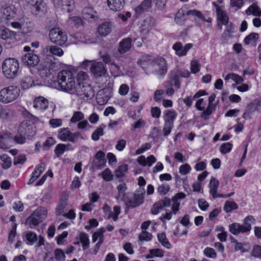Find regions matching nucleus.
I'll use <instances>...</instances> for the list:
<instances>
[{"instance_id":"nucleus-9","label":"nucleus","mask_w":261,"mask_h":261,"mask_svg":"<svg viewBox=\"0 0 261 261\" xmlns=\"http://www.w3.org/2000/svg\"><path fill=\"white\" fill-rule=\"evenodd\" d=\"M213 6L215 7L218 19V25L221 29L222 25H226L228 23L229 17L226 12L223 10L222 6H220L216 3H213Z\"/></svg>"},{"instance_id":"nucleus-35","label":"nucleus","mask_w":261,"mask_h":261,"mask_svg":"<svg viewBox=\"0 0 261 261\" xmlns=\"http://www.w3.org/2000/svg\"><path fill=\"white\" fill-rule=\"evenodd\" d=\"M24 236L28 241L27 244L30 245H33L38 240L37 234L32 231H27L24 232Z\"/></svg>"},{"instance_id":"nucleus-59","label":"nucleus","mask_w":261,"mask_h":261,"mask_svg":"<svg viewBox=\"0 0 261 261\" xmlns=\"http://www.w3.org/2000/svg\"><path fill=\"white\" fill-rule=\"evenodd\" d=\"M110 69L114 76H118L122 72L120 67L115 63L110 64Z\"/></svg>"},{"instance_id":"nucleus-31","label":"nucleus","mask_w":261,"mask_h":261,"mask_svg":"<svg viewBox=\"0 0 261 261\" xmlns=\"http://www.w3.org/2000/svg\"><path fill=\"white\" fill-rule=\"evenodd\" d=\"M16 37V33L10 31L8 29L4 27H0V38L3 40L14 39Z\"/></svg>"},{"instance_id":"nucleus-1","label":"nucleus","mask_w":261,"mask_h":261,"mask_svg":"<svg viewBox=\"0 0 261 261\" xmlns=\"http://www.w3.org/2000/svg\"><path fill=\"white\" fill-rule=\"evenodd\" d=\"M58 83L61 90L72 94L76 86L75 76L70 70H63L58 74Z\"/></svg>"},{"instance_id":"nucleus-26","label":"nucleus","mask_w":261,"mask_h":261,"mask_svg":"<svg viewBox=\"0 0 261 261\" xmlns=\"http://www.w3.org/2000/svg\"><path fill=\"white\" fill-rule=\"evenodd\" d=\"M177 114L174 110H166L163 112V118L164 122L174 124Z\"/></svg>"},{"instance_id":"nucleus-45","label":"nucleus","mask_w":261,"mask_h":261,"mask_svg":"<svg viewBox=\"0 0 261 261\" xmlns=\"http://www.w3.org/2000/svg\"><path fill=\"white\" fill-rule=\"evenodd\" d=\"M105 127V125L102 124L94 131L91 136L92 139L93 141H98L100 137L103 135V129Z\"/></svg>"},{"instance_id":"nucleus-41","label":"nucleus","mask_w":261,"mask_h":261,"mask_svg":"<svg viewBox=\"0 0 261 261\" xmlns=\"http://www.w3.org/2000/svg\"><path fill=\"white\" fill-rule=\"evenodd\" d=\"M257 102H252L247 105L246 110L243 115V117L244 119H247L250 118V115L254 111L257 110L255 108V105Z\"/></svg>"},{"instance_id":"nucleus-14","label":"nucleus","mask_w":261,"mask_h":261,"mask_svg":"<svg viewBox=\"0 0 261 261\" xmlns=\"http://www.w3.org/2000/svg\"><path fill=\"white\" fill-rule=\"evenodd\" d=\"M25 2L31 6L32 13L38 15L43 12L44 6L42 0H25Z\"/></svg>"},{"instance_id":"nucleus-33","label":"nucleus","mask_w":261,"mask_h":261,"mask_svg":"<svg viewBox=\"0 0 261 261\" xmlns=\"http://www.w3.org/2000/svg\"><path fill=\"white\" fill-rule=\"evenodd\" d=\"M247 15H252L254 16H261V10L256 4H253L250 6L245 11Z\"/></svg>"},{"instance_id":"nucleus-50","label":"nucleus","mask_w":261,"mask_h":261,"mask_svg":"<svg viewBox=\"0 0 261 261\" xmlns=\"http://www.w3.org/2000/svg\"><path fill=\"white\" fill-rule=\"evenodd\" d=\"M238 208V204L233 201H226L224 205V210L226 213H230L232 210H237Z\"/></svg>"},{"instance_id":"nucleus-63","label":"nucleus","mask_w":261,"mask_h":261,"mask_svg":"<svg viewBox=\"0 0 261 261\" xmlns=\"http://www.w3.org/2000/svg\"><path fill=\"white\" fill-rule=\"evenodd\" d=\"M139 239L141 241H149L152 239V234L145 230H142L140 234Z\"/></svg>"},{"instance_id":"nucleus-54","label":"nucleus","mask_w":261,"mask_h":261,"mask_svg":"<svg viewBox=\"0 0 261 261\" xmlns=\"http://www.w3.org/2000/svg\"><path fill=\"white\" fill-rule=\"evenodd\" d=\"M84 118V114L80 111H76L74 112L70 119V122L71 123H76L77 122H80V121L83 120Z\"/></svg>"},{"instance_id":"nucleus-37","label":"nucleus","mask_w":261,"mask_h":261,"mask_svg":"<svg viewBox=\"0 0 261 261\" xmlns=\"http://www.w3.org/2000/svg\"><path fill=\"white\" fill-rule=\"evenodd\" d=\"M34 85V80L30 76H25L21 81L20 86L22 89L27 90Z\"/></svg>"},{"instance_id":"nucleus-20","label":"nucleus","mask_w":261,"mask_h":261,"mask_svg":"<svg viewBox=\"0 0 261 261\" xmlns=\"http://www.w3.org/2000/svg\"><path fill=\"white\" fill-rule=\"evenodd\" d=\"M154 66L159 75H164L167 72V69L166 61L162 57H159L156 59Z\"/></svg>"},{"instance_id":"nucleus-56","label":"nucleus","mask_w":261,"mask_h":261,"mask_svg":"<svg viewBox=\"0 0 261 261\" xmlns=\"http://www.w3.org/2000/svg\"><path fill=\"white\" fill-rule=\"evenodd\" d=\"M101 176L103 180L106 181H111L113 179V175L109 168H106L102 173L99 174Z\"/></svg>"},{"instance_id":"nucleus-17","label":"nucleus","mask_w":261,"mask_h":261,"mask_svg":"<svg viewBox=\"0 0 261 261\" xmlns=\"http://www.w3.org/2000/svg\"><path fill=\"white\" fill-rule=\"evenodd\" d=\"M186 195L184 192H179L175 194L171 199V209L173 215H176L179 210L180 200L186 198Z\"/></svg>"},{"instance_id":"nucleus-23","label":"nucleus","mask_w":261,"mask_h":261,"mask_svg":"<svg viewBox=\"0 0 261 261\" xmlns=\"http://www.w3.org/2000/svg\"><path fill=\"white\" fill-rule=\"evenodd\" d=\"M219 185V181L215 177H212L208 184V188L210 194L214 199L219 198V195L217 193Z\"/></svg>"},{"instance_id":"nucleus-27","label":"nucleus","mask_w":261,"mask_h":261,"mask_svg":"<svg viewBox=\"0 0 261 261\" xmlns=\"http://www.w3.org/2000/svg\"><path fill=\"white\" fill-rule=\"evenodd\" d=\"M137 161L142 166L150 167L156 162V159L153 155H151L147 158L144 155H141L138 158Z\"/></svg>"},{"instance_id":"nucleus-6","label":"nucleus","mask_w":261,"mask_h":261,"mask_svg":"<svg viewBox=\"0 0 261 261\" xmlns=\"http://www.w3.org/2000/svg\"><path fill=\"white\" fill-rule=\"evenodd\" d=\"M47 216V210L44 207H39L27 219V223L30 228L38 226L44 220Z\"/></svg>"},{"instance_id":"nucleus-32","label":"nucleus","mask_w":261,"mask_h":261,"mask_svg":"<svg viewBox=\"0 0 261 261\" xmlns=\"http://www.w3.org/2000/svg\"><path fill=\"white\" fill-rule=\"evenodd\" d=\"M117 189L118 191V196L116 197V199H118L119 198H121V200L123 201H126L127 196L125 193V191L127 190V187L125 184L122 183L119 184L117 187Z\"/></svg>"},{"instance_id":"nucleus-8","label":"nucleus","mask_w":261,"mask_h":261,"mask_svg":"<svg viewBox=\"0 0 261 261\" xmlns=\"http://www.w3.org/2000/svg\"><path fill=\"white\" fill-rule=\"evenodd\" d=\"M72 94L76 95L82 99H88L94 96V92L89 84L77 85Z\"/></svg>"},{"instance_id":"nucleus-15","label":"nucleus","mask_w":261,"mask_h":261,"mask_svg":"<svg viewBox=\"0 0 261 261\" xmlns=\"http://www.w3.org/2000/svg\"><path fill=\"white\" fill-rule=\"evenodd\" d=\"M90 71L92 73L97 77L104 75L107 70L102 63L100 62H94L91 64Z\"/></svg>"},{"instance_id":"nucleus-47","label":"nucleus","mask_w":261,"mask_h":261,"mask_svg":"<svg viewBox=\"0 0 261 261\" xmlns=\"http://www.w3.org/2000/svg\"><path fill=\"white\" fill-rule=\"evenodd\" d=\"M67 204L68 203L67 199H62L60 201V202L56 210L57 215L60 216L63 214L64 210L67 205Z\"/></svg>"},{"instance_id":"nucleus-2","label":"nucleus","mask_w":261,"mask_h":261,"mask_svg":"<svg viewBox=\"0 0 261 261\" xmlns=\"http://www.w3.org/2000/svg\"><path fill=\"white\" fill-rule=\"evenodd\" d=\"M255 222V219L252 216H248L244 219V223L241 224L234 222L229 225V231L234 236H238L240 233H245L250 231L251 224Z\"/></svg>"},{"instance_id":"nucleus-55","label":"nucleus","mask_w":261,"mask_h":261,"mask_svg":"<svg viewBox=\"0 0 261 261\" xmlns=\"http://www.w3.org/2000/svg\"><path fill=\"white\" fill-rule=\"evenodd\" d=\"M138 63L143 69H145L151 63V60L149 57L142 56V58L139 60Z\"/></svg>"},{"instance_id":"nucleus-29","label":"nucleus","mask_w":261,"mask_h":261,"mask_svg":"<svg viewBox=\"0 0 261 261\" xmlns=\"http://www.w3.org/2000/svg\"><path fill=\"white\" fill-rule=\"evenodd\" d=\"M152 0H144L141 4L135 8L136 13L139 15L148 11L151 7Z\"/></svg>"},{"instance_id":"nucleus-43","label":"nucleus","mask_w":261,"mask_h":261,"mask_svg":"<svg viewBox=\"0 0 261 261\" xmlns=\"http://www.w3.org/2000/svg\"><path fill=\"white\" fill-rule=\"evenodd\" d=\"M77 84L83 85V84H88L86 83L89 80V76L88 74L84 71H79L76 76Z\"/></svg>"},{"instance_id":"nucleus-7","label":"nucleus","mask_w":261,"mask_h":261,"mask_svg":"<svg viewBox=\"0 0 261 261\" xmlns=\"http://www.w3.org/2000/svg\"><path fill=\"white\" fill-rule=\"evenodd\" d=\"M49 37L52 42L60 46L64 45L67 41L66 33L59 28L52 29L49 31Z\"/></svg>"},{"instance_id":"nucleus-42","label":"nucleus","mask_w":261,"mask_h":261,"mask_svg":"<svg viewBox=\"0 0 261 261\" xmlns=\"http://www.w3.org/2000/svg\"><path fill=\"white\" fill-rule=\"evenodd\" d=\"M73 4V0H59L58 6L59 8L69 12L70 11V8L71 7Z\"/></svg>"},{"instance_id":"nucleus-18","label":"nucleus","mask_w":261,"mask_h":261,"mask_svg":"<svg viewBox=\"0 0 261 261\" xmlns=\"http://www.w3.org/2000/svg\"><path fill=\"white\" fill-rule=\"evenodd\" d=\"M1 11L6 20H10L14 17L16 13L15 7L8 4L3 5L1 7Z\"/></svg>"},{"instance_id":"nucleus-24","label":"nucleus","mask_w":261,"mask_h":261,"mask_svg":"<svg viewBox=\"0 0 261 261\" xmlns=\"http://www.w3.org/2000/svg\"><path fill=\"white\" fill-rule=\"evenodd\" d=\"M45 165L44 163H42L36 166L34 171L32 173L31 177L28 182L29 185L32 184L36 180L41 174L43 172L45 169Z\"/></svg>"},{"instance_id":"nucleus-5","label":"nucleus","mask_w":261,"mask_h":261,"mask_svg":"<svg viewBox=\"0 0 261 261\" xmlns=\"http://www.w3.org/2000/svg\"><path fill=\"white\" fill-rule=\"evenodd\" d=\"M58 138L62 141H69L75 143L77 139L85 140L87 137L80 132L71 133L68 128H61L58 131Z\"/></svg>"},{"instance_id":"nucleus-11","label":"nucleus","mask_w":261,"mask_h":261,"mask_svg":"<svg viewBox=\"0 0 261 261\" xmlns=\"http://www.w3.org/2000/svg\"><path fill=\"white\" fill-rule=\"evenodd\" d=\"M125 202L127 206L135 208L139 206L144 202V195L142 194L134 193L133 196L131 198L126 197V201Z\"/></svg>"},{"instance_id":"nucleus-61","label":"nucleus","mask_w":261,"mask_h":261,"mask_svg":"<svg viewBox=\"0 0 261 261\" xmlns=\"http://www.w3.org/2000/svg\"><path fill=\"white\" fill-rule=\"evenodd\" d=\"M128 168L126 165H122L118 167L116 170V175L118 177H121L124 175L127 171Z\"/></svg>"},{"instance_id":"nucleus-53","label":"nucleus","mask_w":261,"mask_h":261,"mask_svg":"<svg viewBox=\"0 0 261 261\" xmlns=\"http://www.w3.org/2000/svg\"><path fill=\"white\" fill-rule=\"evenodd\" d=\"M0 159L3 162L2 167L4 169H7L9 168L11 165V160L8 155L3 154L0 155Z\"/></svg>"},{"instance_id":"nucleus-28","label":"nucleus","mask_w":261,"mask_h":261,"mask_svg":"<svg viewBox=\"0 0 261 261\" xmlns=\"http://www.w3.org/2000/svg\"><path fill=\"white\" fill-rule=\"evenodd\" d=\"M108 6L113 11H119L121 10L124 5V0H107Z\"/></svg>"},{"instance_id":"nucleus-49","label":"nucleus","mask_w":261,"mask_h":261,"mask_svg":"<svg viewBox=\"0 0 261 261\" xmlns=\"http://www.w3.org/2000/svg\"><path fill=\"white\" fill-rule=\"evenodd\" d=\"M230 79L236 82L237 84H241L244 82L243 79L241 76L233 73L228 74L224 77L225 81H228Z\"/></svg>"},{"instance_id":"nucleus-57","label":"nucleus","mask_w":261,"mask_h":261,"mask_svg":"<svg viewBox=\"0 0 261 261\" xmlns=\"http://www.w3.org/2000/svg\"><path fill=\"white\" fill-rule=\"evenodd\" d=\"M190 69L193 73L198 72L200 69V64L197 60H192L191 62Z\"/></svg>"},{"instance_id":"nucleus-44","label":"nucleus","mask_w":261,"mask_h":261,"mask_svg":"<svg viewBox=\"0 0 261 261\" xmlns=\"http://www.w3.org/2000/svg\"><path fill=\"white\" fill-rule=\"evenodd\" d=\"M164 252L161 249H152L149 251V253L146 255V258H152L154 257H162L164 256Z\"/></svg>"},{"instance_id":"nucleus-16","label":"nucleus","mask_w":261,"mask_h":261,"mask_svg":"<svg viewBox=\"0 0 261 261\" xmlns=\"http://www.w3.org/2000/svg\"><path fill=\"white\" fill-rule=\"evenodd\" d=\"M40 61L38 55L33 52L28 53L22 57V62L26 65L34 66L38 64Z\"/></svg>"},{"instance_id":"nucleus-39","label":"nucleus","mask_w":261,"mask_h":261,"mask_svg":"<svg viewBox=\"0 0 261 261\" xmlns=\"http://www.w3.org/2000/svg\"><path fill=\"white\" fill-rule=\"evenodd\" d=\"M46 50L53 56L61 57L64 55L63 49L57 45L47 46Z\"/></svg>"},{"instance_id":"nucleus-19","label":"nucleus","mask_w":261,"mask_h":261,"mask_svg":"<svg viewBox=\"0 0 261 261\" xmlns=\"http://www.w3.org/2000/svg\"><path fill=\"white\" fill-rule=\"evenodd\" d=\"M33 107L40 112H43L48 107V101L42 96L36 97L33 102Z\"/></svg>"},{"instance_id":"nucleus-46","label":"nucleus","mask_w":261,"mask_h":261,"mask_svg":"<svg viewBox=\"0 0 261 261\" xmlns=\"http://www.w3.org/2000/svg\"><path fill=\"white\" fill-rule=\"evenodd\" d=\"M158 239L159 242L164 247L170 249L171 248V244L166 238V234L164 232L158 234Z\"/></svg>"},{"instance_id":"nucleus-52","label":"nucleus","mask_w":261,"mask_h":261,"mask_svg":"<svg viewBox=\"0 0 261 261\" xmlns=\"http://www.w3.org/2000/svg\"><path fill=\"white\" fill-rule=\"evenodd\" d=\"M105 231L104 229L100 228L97 231L94 232L92 236V241L93 242H95L96 241H98V242H101V243L103 241V232Z\"/></svg>"},{"instance_id":"nucleus-30","label":"nucleus","mask_w":261,"mask_h":261,"mask_svg":"<svg viewBox=\"0 0 261 261\" xmlns=\"http://www.w3.org/2000/svg\"><path fill=\"white\" fill-rule=\"evenodd\" d=\"M186 15H187L185 8H181L178 11L175 16L174 21L175 23L179 25H184L186 20Z\"/></svg>"},{"instance_id":"nucleus-12","label":"nucleus","mask_w":261,"mask_h":261,"mask_svg":"<svg viewBox=\"0 0 261 261\" xmlns=\"http://www.w3.org/2000/svg\"><path fill=\"white\" fill-rule=\"evenodd\" d=\"M171 204V200L169 198L165 197L155 202L151 210L153 215H157L164 208L169 207Z\"/></svg>"},{"instance_id":"nucleus-38","label":"nucleus","mask_w":261,"mask_h":261,"mask_svg":"<svg viewBox=\"0 0 261 261\" xmlns=\"http://www.w3.org/2000/svg\"><path fill=\"white\" fill-rule=\"evenodd\" d=\"M79 240L82 243L84 250L87 249L90 246V241L88 235L85 232H81L79 236Z\"/></svg>"},{"instance_id":"nucleus-22","label":"nucleus","mask_w":261,"mask_h":261,"mask_svg":"<svg viewBox=\"0 0 261 261\" xmlns=\"http://www.w3.org/2000/svg\"><path fill=\"white\" fill-rule=\"evenodd\" d=\"M26 122H22L20 124L18 133L14 136H13V143L18 144H23L26 142V138L22 133L23 132V129L25 128Z\"/></svg>"},{"instance_id":"nucleus-10","label":"nucleus","mask_w":261,"mask_h":261,"mask_svg":"<svg viewBox=\"0 0 261 261\" xmlns=\"http://www.w3.org/2000/svg\"><path fill=\"white\" fill-rule=\"evenodd\" d=\"M13 144V135L6 131L0 134V148L6 149L11 147Z\"/></svg>"},{"instance_id":"nucleus-51","label":"nucleus","mask_w":261,"mask_h":261,"mask_svg":"<svg viewBox=\"0 0 261 261\" xmlns=\"http://www.w3.org/2000/svg\"><path fill=\"white\" fill-rule=\"evenodd\" d=\"M70 144L67 145L64 144H59L57 145L55 149V152L57 156L61 155L65 151L69 149L68 146H70Z\"/></svg>"},{"instance_id":"nucleus-60","label":"nucleus","mask_w":261,"mask_h":261,"mask_svg":"<svg viewBox=\"0 0 261 261\" xmlns=\"http://www.w3.org/2000/svg\"><path fill=\"white\" fill-rule=\"evenodd\" d=\"M232 148V144L227 142L223 143L220 148V151L222 154H226L229 152Z\"/></svg>"},{"instance_id":"nucleus-36","label":"nucleus","mask_w":261,"mask_h":261,"mask_svg":"<svg viewBox=\"0 0 261 261\" xmlns=\"http://www.w3.org/2000/svg\"><path fill=\"white\" fill-rule=\"evenodd\" d=\"M111 31V24L109 22H105L99 25L98 32L99 35L105 36Z\"/></svg>"},{"instance_id":"nucleus-58","label":"nucleus","mask_w":261,"mask_h":261,"mask_svg":"<svg viewBox=\"0 0 261 261\" xmlns=\"http://www.w3.org/2000/svg\"><path fill=\"white\" fill-rule=\"evenodd\" d=\"M258 37V35L255 33H252L249 35L247 36L244 40V43L246 45L254 42Z\"/></svg>"},{"instance_id":"nucleus-4","label":"nucleus","mask_w":261,"mask_h":261,"mask_svg":"<svg viewBox=\"0 0 261 261\" xmlns=\"http://www.w3.org/2000/svg\"><path fill=\"white\" fill-rule=\"evenodd\" d=\"M19 70L18 61L14 58H7L2 64V70L5 76L8 79H13L18 75Z\"/></svg>"},{"instance_id":"nucleus-13","label":"nucleus","mask_w":261,"mask_h":261,"mask_svg":"<svg viewBox=\"0 0 261 261\" xmlns=\"http://www.w3.org/2000/svg\"><path fill=\"white\" fill-rule=\"evenodd\" d=\"M193 47L192 43L186 44L184 46L180 42H176L173 45V49L175 50V54L179 57L185 56L188 51Z\"/></svg>"},{"instance_id":"nucleus-34","label":"nucleus","mask_w":261,"mask_h":261,"mask_svg":"<svg viewBox=\"0 0 261 261\" xmlns=\"http://www.w3.org/2000/svg\"><path fill=\"white\" fill-rule=\"evenodd\" d=\"M82 14L85 19H94L97 17V12L90 7H85L83 10Z\"/></svg>"},{"instance_id":"nucleus-25","label":"nucleus","mask_w":261,"mask_h":261,"mask_svg":"<svg viewBox=\"0 0 261 261\" xmlns=\"http://www.w3.org/2000/svg\"><path fill=\"white\" fill-rule=\"evenodd\" d=\"M132 40L129 37L122 39L119 43L118 51L120 54H123L128 51L132 47Z\"/></svg>"},{"instance_id":"nucleus-21","label":"nucleus","mask_w":261,"mask_h":261,"mask_svg":"<svg viewBox=\"0 0 261 261\" xmlns=\"http://www.w3.org/2000/svg\"><path fill=\"white\" fill-rule=\"evenodd\" d=\"M106 162L105 153L100 150L96 153L92 165L97 169H100L105 165Z\"/></svg>"},{"instance_id":"nucleus-62","label":"nucleus","mask_w":261,"mask_h":261,"mask_svg":"<svg viewBox=\"0 0 261 261\" xmlns=\"http://www.w3.org/2000/svg\"><path fill=\"white\" fill-rule=\"evenodd\" d=\"M121 212V208L119 206L115 205L113 207V213H111L109 214V217H112L114 221L118 220V217Z\"/></svg>"},{"instance_id":"nucleus-40","label":"nucleus","mask_w":261,"mask_h":261,"mask_svg":"<svg viewBox=\"0 0 261 261\" xmlns=\"http://www.w3.org/2000/svg\"><path fill=\"white\" fill-rule=\"evenodd\" d=\"M12 115L11 110L7 107H4L0 104V119L8 120Z\"/></svg>"},{"instance_id":"nucleus-64","label":"nucleus","mask_w":261,"mask_h":261,"mask_svg":"<svg viewBox=\"0 0 261 261\" xmlns=\"http://www.w3.org/2000/svg\"><path fill=\"white\" fill-rule=\"evenodd\" d=\"M251 255L256 258L261 257V246L258 245H254L251 251Z\"/></svg>"},{"instance_id":"nucleus-48","label":"nucleus","mask_w":261,"mask_h":261,"mask_svg":"<svg viewBox=\"0 0 261 261\" xmlns=\"http://www.w3.org/2000/svg\"><path fill=\"white\" fill-rule=\"evenodd\" d=\"M234 27L232 24H229L227 25L226 29L222 34V38L227 40L232 37V34L234 32Z\"/></svg>"},{"instance_id":"nucleus-3","label":"nucleus","mask_w":261,"mask_h":261,"mask_svg":"<svg viewBox=\"0 0 261 261\" xmlns=\"http://www.w3.org/2000/svg\"><path fill=\"white\" fill-rule=\"evenodd\" d=\"M20 94L19 88L15 85L5 87L0 90V102L8 104L16 100Z\"/></svg>"}]
</instances>
